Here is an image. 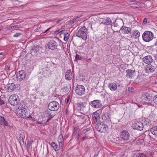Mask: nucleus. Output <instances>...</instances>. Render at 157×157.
<instances>
[{"mask_svg": "<svg viewBox=\"0 0 157 157\" xmlns=\"http://www.w3.org/2000/svg\"><path fill=\"white\" fill-rule=\"evenodd\" d=\"M87 29L85 26L80 28L77 32L76 36L81 37L83 39L86 40L87 38Z\"/></svg>", "mask_w": 157, "mask_h": 157, "instance_id": "nucleus-1", "label": "nucleus"}, {"mask_svg": "<svg viewBox=\"0 0 157 157\" xmlns=\"http://www.w3.org/2000/svg\"><path fill=\"white\" fill-rule=\"evenodd\" d=\"M8 100L10 104L14 106L17 105L20 101L19 97L16 94L11 95Z\"/></svg>", "mask_w": 157, "mask_h": 157, "instance_id": "nucleus-2", "label": "nucleus"}, {"mask_svg": "<svg viewBox=\"0 0 157 157\" xmlns=\"http://www.w3.org/2000/svg\"><path fill=\"white\" fill-rule=\"evenodd\" d=\"M153 35L154 34L152 32L147 31L143 34V39L146 42H149L153 39Z\"/></svg>", "mask_w": 157, "mask_h": 157, "instance_id": "nucleus-3", "label": "nucleus"}, {"mask_svg": "<svg viewBox=\"0 0 157 157\" xmlns=\"http://www.w3.org/2000/svg\"><path fill=\"white\" fill-rule=\"evenodd\" d=\"M59 107V105L58 102L53 101L50 102L48 105V108L51 111H56Z\"/></svg>", "mask_w": 157, "mask_h": 157, "instance_id": "nucleus-4", "label": "nucleus"}, {"mask_svg": "<svg viewBox=\"0 0 157 157\" xmlns=\"http://www.w3.org/2000/svg\"><path fill=\"white\" fill-rule=\"evenodd\" d=\"M17 111L18 113H19V115L22 118H26L28 113L26 109L23 105H21L20 106H19L17 109Z\"/></svg>", "mask_w": 157, "mask_h": 157, "instance_id": "nucleus-5", "label": "nucleus"}, {"mask_svg": "<svg viewBox=\"0 0 157 157\" xmlns=\"http://www.w3.org/2000/svg\"><path fill=\"white\" fill-rule=\"evenodd\" d=\"M110 115L108 112H103L102 116V119L104 123L110 124L111 123L110 117Z\"/></svg>", "mask_w": 157, "mask_h": 157, "instance_id": "nucleus-6", "label": "nucleus"}, {"mask_svg": "<svg viewBox=\"0 0 157 157\" xmlns=\"http://www.w3.org/2000/svg\"><path fill=\"white\" fill-rule=\"evenodd\" d=\"M85 89L84 87L82 85H78L75 87V93L80 96L82 95L85 94Z\"/></svg>", "mask_w": 157, "mask_h": 157, "instance_id": "nucleus-7", "label": "nucleus"}, {"mask_svg": "<svg viewBox=\"0 0 157 157\" xmlns=\"http://www.w3.org/2000/svg\"><path fill=\"white\" fill-rule=\"evenodd\" d=\"M26 77V74L23 70L18 71L16 74V78L17 80L20 82L24 80Z\"/></svg>", "mask_w": 157, "mask_h": 157, "instance_id": "nucleus-8", "label": "nucleus"}, {"mask_svg": "<svg viewBox=\"0 0 157 157\" xmlns=\"http://www.w3.org/2000/svg\"><path fill=\"white\" fill-rule=\"evenodd\" d=\"M48 48L52 50H54L57 48V43L53 40H50L47 44Z\"/></svg>", "mask_w": 157, "mask_h": 157, "instance_id": "nucleus-9", "label": "nucleus"}, {"mask_svg": "<svg viewBox=\"0 0 157 157\" xmlns=\"http://www.w3.org/2000/svg\"><path fill=\"white\" fill-rule=\"evenodd\" d=\"M89 105L94 108H98L101 107L102 104L100 100H95L90 102Z\"/></svg>", "mask_w": 157, "mask_h": 157, "instance_id": "nucleus-10", "label": "nucleus"}, {"mask_svg": "<svg viewBox=\"0 0 157 157\" xmlns=\"http://www.w3.org/2000/svg\"><path fill=\"white\" fill-rule=\"evenodd\" d=\"M133 128L140 131L142 130L144 128V125L141 121H136L132 125Z\"/></svg>", "mask_w": 157, "mask_h": 157, "instance_id": "nucleus-11", "label": "nucleus"}, {"mask_svg": "<svg viewBox=\"0 0 157 157\" xmlns=\"http://www.w3.org/2000/svg\"><path fill=\"white\" fill-rule=\"evenodd\" d=\"M104 124H98V126L96 127V129L101 132H104L106 131V128L108 127V125L107 124L104 123Z\"/></svg>", "mask_w": 157, "mask_h": 157, "instance_id": "nucleus-12", "label": "nucleus"}, {"mask_svg": "<svg viewBox=\"0 0 157 157\" xmlns=\"http://www.w3.org/2000/svg\"><path fill=\"white\" fill-rule=\"evenodd\" d=\"M130 136L129 133L126 130H123L121 132V137L124 141L128 140L129 139Z\"/></svg>", "mask_w": 157, "mask_h": 157, "instance_id": "nucleus-13", "label": "nucleus"}, {"mask_svg": "<svg viewBox=\"0 0 157 157\" xmlns=\"http://www.w3.org/2000/svg\"><path fill=\"white\" fill-rule=\"evenodd\" d=\"M113 24L111 19L109 17L104 18L102 19L101 24H103L105 25H111Z\"/></svg>", "mask_w": 157, "mask_h": 157, "instance_id": "nucleus-14", "label": "nucleus"}, {"mask_svg": "<svg viewBox=\"0 0 157 157\" xmlns=\"http://www.w3.org/2000/svg\"><path fill=\"white\" fill-rule=\"evenodd\" d=\"M143 60L145 63L149 64L152 62L153 59L151 56H147L143 58Z\"/></svg>", "mask_w": 157, "mask_h": 157, "instance_id": "nucleus-15", "label": "nucleus"}, {"mask_svg": "<svg viewBox=\"0 0 157 157\" xmlns=\"http://www.w3.org/2000/svg\"><path fill=\"white\" fill-rule=\"evenodd\" d=\"M155 68L150 64L146 65L145 67V70L146 73H151L153 72L155 70Z\"/></svg>", "mask_w": 157, "mask_h": 157, "instance_id": "nucleus-16", "label": "nucleus"}, {"mask_svg": "<svg viewBox=\"0 0 157 157\" xmlns=\"http://www.w3.org/2000/svg\"><path fill=\"white\" fill-rule=\"evenodd\" d=\"M141 98L143 100L147 101H149L151 99V97L150 96L149 94L147 92H144Z\"/></svg>", "mask_w": 157, "mask_h": 157, "instance_id": "nucleus-17", "label": "nucleus"}, {"mask_svg": "<svg viewBox=\"0 0 157 157\" xmlns=\"http://www.w3.org/2000/svg\"><path fill=\"white\" fill-rule=\"evenodd\" d=\"M131 30V29L130 28L124 26H122L119 30V31H121L122 32V33L124 34H128L129 33Z\"/></svg>", "mask_w": 157, "mask_h": 157, "instance_id": "nucleus-18", "label": "nucleus"}, {"mask_svg": "<svg viewBox=\"0 0 157 157\" xmlns=\"http://www.w3.org/2000/svg\"><path fill=\"white\" fill-rule=\"evenodd\" d=\"M122 23H123V21L121 19H119L116 20L113 23V24L114 27H117L119 29Z\"/></svg>", "mask_w": 157, "mask_h": 157, "instance_id": "nucleus-19", "label": "nucleus"}, {"mask_svg": "<svg viewBox=\"0 0 157 157\" xmlns=\"http://www.w3.org/2000/svg\"><path fill=\"white\" fill-rule=\"evenodd\" d=\"M126 72L127 74L126 75V76L127 77L132 78L135 75V71L128 69L126 71Z\"/></svg>", "mask_w": 157, "mask_h": 157, "instance_id": "nucleus-20", "label": "nucleus"}, {"mask_svg": "<svg viewBox=\"0 0 157 157\" xmlns=\"http://www.w3.org/2000/svg\"><path fill=\"white\" fill-rule=\"evenodd\" d=\"M140 35V33L137 30L133 31L131 33V37L132 38L137 39L138 38Z\"/></svg>", "mask_w": 157, "mask_h": 157, "instance_id": "nucleus-21", "label": "nucleus"}, {"mask_svg": "<svg viewBox=\"0 0 157 157\" xmlns=\"http://www.w3.org/2000/svg\"><path fill=\"white\" fill-rule=\"evenodd\" d=\"M108 86L111 90L113 91L116 90L117 89V85L115 82L109 83Z\"/></svg>", "mask_w": 157, "mask_h": 157, "instance_id": "nucleus-22", "label": "nucleus"}, {"mask_svg": "<svg viewBox=\"0 0 157 157\" xmlns=\"http://www.w3.org/2000/svg\"><path fill=\"white\" fill-rule=\"evenodd\" d=\"M65 78L68 80H71L73 77L72 73L71 70H68L66 73Z\"/></svg>", "mask_w": 157, "mask_h": 157, "instance_id": "nucleus-23", "label": "nucleus"}, {"mask_svg": "<svg viewBox=\"0 0 157 157\" xmlns=\"http://www.w3.org/2000/svg\"><path fill=\"white\" fill-rule=\"evenodd\" d=\"M16 87V86L14 83H9L7 84V88L9 91H13L15 89Z\"/></svg>", "mask_w": 157, "mask_h": 157, "instance_id": "nucleus-24", "label": "nucleus"}, {"mask_svg": "<svg viewBox=\"0 0 157 157\" xmlns=\"http://www.w3.org/2000/svg\"><path fill=\"white\" fill-rule=\"evenodd\" d=\"M77 105L78 107H79L81 109H83L85 107L86 104L84 102H82L78 100L77 103Z\"/></svg>", "mask_w": 157, "mask_h": 157, "instance_id": "nucleus-25", "label": "nucleus"}, {"mask_svg": "<svg viewBox=\"0 0 157 157\" xmlns=\"http://www.w3.org/2000/svg\"><path fill=\"white\" fill-rule=\"evenodd\" d=\"M58 140L59 143L61 145V147H62L64 144V139L63 135L62 134H60L59 136Z\"/></svg>", "mask_w": 157, "mask_h": 157, "instance_id": "nucleus-26", "label": "nucleus"}, {"mask_svg": "<svg viewBox=\"0 0 157 157\" xmlns=\"http://www.w3.org/2000/svg\"><path fill=\"white\" fill-rule=\"evenodd\" d=\"M26 139L27 140L26 147L28 150H29L31 147V144L33 141L32 140H30L28 137H27Z\"/></svg>", "mask_w": 157, "mask_h": 157, "instance_id": "nucleus-27", "label": "nucleus"}, {"mask_svg": "<svg viewBox=\"0 0 157 157\" xmlns=\"http://www.w3.org/2000/svg\"><path fill=\"white\" fill-rule=\"evenodd\" d=\"M0 123L2 125L7 126L8 123L3 117L0 116Z\"/></svg>", "mask_w": 157, "mask_h": 157, "instance_id": "nucleus-28", "label": "nucleus"}, {"mask_svg": "<svg viewBox=\"0 0 157 157\" xmlns=\"http://www.w3.org/2000/svg\"><path fill=\"white\" fill-rule=\"evenodd\" d=\"M45 115L47 118L51 117L52 118L54 116L51 114V112L49 110H47L45 111Z\"/></svg>", "mask_w": 157, "mask_h": 157, "instance_id": "nucleus-29", "label": "nucleus"}, {"mask_svg": "<svg viewBox=\"0 0 157 157\" xmlns=\"http://www.w3.org/2000/svg\"><path fill=\"white\" fill-rule=\"evenodd\" d=\"M151 132L154 135H157V127L155 126L152 128L150 129Z\"/></svg>", "mask_w": 157, "mask_h": 157, "instance_id": "nucleus-30", "label": "nucleus"}, {"mask_svg": "<svg viewBox=\"0 0 157 157\" xmlns=\"http://www.w3.org/2000/svg\"><path fill=\"white\" fill-rule=\"evenodd\" d=\"M144 3H141L140 2H138L136 3H133L132 4L133 5H135L136 6H135L133 7L134 8H141L143 6V4H144Z\"/></svg>", "mask_w": 157, "mask_h": 157, "instance_id": "nucleus-31", "label": "nucleus"}, {"mask_svg": "<svg viewBox=\"0 0 157 157\" xmlns=\"http://www.w3.org/2000/svg\"><path fill=\"white\" fill-rule=\"evenodd\" d=\"M38 50V48L37 47L34 46L31 48V53H36Z\"/></svg>", "mask_w": 157, "mask_h": 157, "instance_id": "nucleus-32", "label": "nucleus"}, {"mask_svg": "<svg viewBox=\"0 0 157 157\" xmlns=\"http://www.w3.org/2000/svg\"><path fill=\"white\" fill-rule=\"evenodd\" d=\"M61 145H60V144H59V146L56 144L55 145H54V146H52V147L55 150L58 151L60 149L61 147Z\"/></svg>", "mask_w": 157, "mask_h": 157, "instance_id": "nucleus-33", "label": "nucleus"}, {"mask_svg": "<svg viewBox=\"0 0 157 157\" xmlns=\"http://www.w3.org/2000/svg\"><path fill=\"white\" fill-rule=\"evenodd\" d=\"M136 157H146L145 154L144 153H138L136 154Z\"/></svg>", "mask_w": 157, "mask_h": 157, "instance_id": "nucleus-34", "label": "nucleus"}, {"mask_svg": "<svg viewBox=\"0 0 157 157\" xmlns=\"http://www.w3.org/2000/svg\"><path fill=\"white\" fill-rule=\"evenodd\" d=\"M82 59V57L80 55L76 54L75 56V59L77 60H81Z\"/></svg>", "mask_w": 157, "mask_h": 157, "instance_id": "nucleus-35", "label": "nucleus"}, {"mask_svg": "<svg viewBox=\"0 0 157 157\" xmlns=\"http://www.w3.org/2000/svg\"><path fill=\"white\" fill-rule=\"evenodd\" d=\"M20 27V25H17L14 26H11L10 27V28L9 29H14L15 28H19Z\"/></svg>", "mask_w": 157, "mask_h": 157, "instance_id": "nucleus-36", "label": "nucleus"}, {"mask_svg": "<svg viewBox=\"0 0 157 157\" xmlns=\"http://www.w3.org/2000/svg\"><path fill=\"white\" fill-rule=\"evenodd\" d=\"M68 34L67 33H64V40L66 41L68 40Z\"/></svg>", "mask_w": 157, "mask_h": 157, "instance_id": "nucleus-37", "label": "nucleus"}, {"mask_svg": "<svg viewBox=\"0 0 157 157\" xmlns=\"http://www.w3.org/2000/svg\"><path fill=\"white\" fill-rule=\"evenodd\" d=\"M149 123V120L148 119H145L144 121V125H148Z\"/></svg>", "mask_w": 157, "mask_h": 157, "instance_id": "nucleus-38", "label": "nucleus"}, {"mask_svg": "<svg viewBox=\"0 0 157 157\" xmlns=\"http://www.w3.org/2000/svg\"><path fill=\"white\" fill-rule=\"evenodd\" d=\"M90 130V128H88L83 129L82 130V132L83 133H85L86 132L89 131Z\"/></svg>", "mask_w": 157, "mask_h": 157, "instance_id": "nucleus-39", "label": "nucleus"}, {"mask_svg": "<svg viewBox=\"0 0 157 157\" xmlns=\"http://www.w3.org/2000/svg\"><path fill=\"white\" fill-rule=\"evenodd\" d=\"M154 102L157 105V95H155L153 98Z\"/></svg>", "mask_w": 157, "mask_h": 157, "instance_id": "nucleus-40", "label": "nucleus"}, {"mask_svg": "<svg viewBox=\"0 0 157 157\" xmlns=\"http://www.w3.org/2000/svg\"><path fill=\"white\" fill-rule=\"evenodd\" d=\"M19 139L20 141H23V135L21 133H20L19 136Z\"/></svg>", "mask_w": 157, "mask_h": 157, "instance_id": "nucleus-41", "label": "nucleus"}, {"mask_svg": "<svg viewBox=\"0 0 157 157\" xmlns=\"http://www.w3.org/2000/svg\"><path fill=\"white\" fill-rule=\"evenodd\" d=\"M76 18H74L72 20H70L69 21V23L71 25L73 24L74 22H75L76 21Z\"/></svg>", "mask_w": 157, "mask_h": 157, "instance_id": "nucleus-42", "label": "nucleus"}, {"mask_svg": "<svg viewBox=\"0 0 157 157\" xmlns=\"http://www.w3.org/2000/svg\"><path fill=\"white\" fill-rule=\"evenodd\" d=\"M134 90L133 88L131 86L129 87L128 88V90L129 92H132Z\"/></svg>", "mask_w": 157, "mask_h": 157, "instance_id": "nucleus-43", "label": "nucleus"}, {"mask_svg": "<svg viewBox=\"0 0 157 157\" xmlns=\"http://www.w3.org/2000/svg\"><path fill=\"white\" fill-rule=\"evenodd\" d=\"M94 119V121H96V122H98V119L99 118V117H97L94 116V117H93Z\"/></svg>", "mask_w": 157, "mask_h": 157, "instance_id": "nucleus-44", "label": "nucleus"}, {"mask_svg": "<svg viewBox=\"0 0 157 157\" xmlns=\"http://www.w3.org/2000/svg\"><path fill=\"white\" fill-rule=\"evenodd\" d=\"M21 34L20 33H16L13 35V37H18Z\"/></svg>", "mask_w": 157, "mask_h": 157, "instance_id": "nucleus-45", "label": "nucleus"}, {"mask_svg": "<svg viewBox=\"0 0 157 157\" xmlns=\"http://www.w3.org/2000/svg\"><path fill=\"white\" fill-rule=\"evenodd\" d=\"M94 116L97 117H99V114L97 113H95L93 115V117H94Z\"/></svg>", "mask_w": 157, "mask_h": 157, "instance_id": "nucleus-46", "label": "nucleus"}, {"mask_svg": "<svg viewBox=\"0 0 157 157\" xmlns=\"http://www.w3.org/2000/svg\"><path fill=\"white\" fill-rule=\"evenodd\" d=\"M147 22V19L146 18H145L144 19V21L143 22V24H146Z\"/></svg>", "mask_w": 157, "mask_h": 157, "instance_id": "nucleus-47", "label": "nucleus"}, {"mask_svg": "<svg viewBox=\"0 0 157 157\" xmlns=\"http://www.w3.org/2000/svg\"><path fill=\"white\" fill-rule=\"evenodd\" d=\"M48 119L46 122V123H47V122H48L52 118V117H48Z\"/></svg>", "mask_w": 157, "mask_h": 157, "instance_id": "nucleus-48", "label": "nucleus"}, {"mask_svg": "<svg viewBox=\"0 0 157 157\" xmlns=\"http://www.w3.org/2000/svg\"><path fill=\"white\" fill-rule=\"evenodd\" d=\"M56 144H55V143L54 142H52L51 143V146L52 147V146H54V145H55Z\"/></svg>", "mask_w": 157, "mask_h": 157, "instance_id": "nucleus-49", "label": "nucleus"}, {"mask_svg": "<svg viewBox=\"0 0 157 157\" xmlns=\"http://www.w3.org/2000/svg\"><path fill=\"white\" fill-rule=\"evenodd\" d=\"M98 153H96L95 154V155H94L93 156V157H97V156H98Z\"/></svg>", "mask_w": 157, "mask_h": 157, "instance_id": "nucleus-50", "label": "nucleus"}, {"mask_svg": "<svg viewBox=\"0 0 157 157\" xmlns=\"http://www.w3.org/2000/svg\"><path fill=\"white\" fill-rule=\"evenodd\" d=\"M4 103V102L3 101L0 100V105H2Z\"/></svg>", "mask_w": 157, "mask_h": 157, "instance_id": "nucleus-51", "label": "nucleus"}, {"mask_svg": "<svg viewBox=\"0 0 157 157\" xmlns=\"http://www.w3.org/2000/svg\"><path fill=\"white\" fill-rule=\"evenodd\" d=\"M62 19H59V20H57L56 21V22L58 24V23H59V22H60V21H62Z\"/></svg>", "mask_w": 157, "mask_h": 157, "instance_id": "nucleus-52", "label": "nucleus"}, {"mask_svg": "<svg viewBox=\"0 0 157 157\" xmlns=\"http://www.w3.org/2000/svg\"><path fill=\"white\" fill-rule=\"evenodd\" d=\"M50 29V28H48V29H47L44 32V33H47V32Z\"/></svg>", "mask_w": 157, "mask_h": 157, "instance_id": "nucleus-53", "label": "nucleus"}, {"mask_svg": "<svg viewBox=\"0 0 157 157\" xmlns=\"http://www.w3.org/2000/svg\"><path fill=\"white\" fill-rule=\"evenodd\" d=\"M60 34H63L64 33V30H61L60 31Z\"/></svg>", "mask_w": 157, "mask_h": 157, "instance_id": "nucleus-54", "label": "nucleus"}, {"mask_svg": "<svg viewBox=\"0 0 157 157\" xmlns=\"http://www.w3.org/2000/svg\"><path fill=\"white\" fill-rule=\"evenodd\" d=\"M113 31L114 32H116L118 31V30H116V29H113Z\"/></svg>", "mask_w": 157, "mask_h": 157, "instance_id": "nucleus-55", "label": "nucleus"}, {"mask_svg": "<svg viewBox=\"0 0 157 157\" xmlns=\"http://www.w3.org/2000/svg\"><path fill=\"white\" fill-rule=\"evenodd\" d=\"M26 118H29V119L31 118V119H32V117L30 116H29V117H27V116H26Z\"/></svg>", "mask_w": 157, "mask_h": 157, "instance_id": "nucleus-56", "label": "nucleus"}, {"mask_svg": "<svg viewBox=\"0 0 157 157\" xmlns=\"http://www.w3.org/2000/svg\"><path fill=\"white\" fill-rule=\"evenodd\" d=\"M69 101V98L68 97L67 99V103H68Z\"/></svg>", "mask_w": 157, "mask_h": 157, "instance_id": "nucleus-57", "label": "nucleus"}, {"mask_svg": "<svg viewBox=\"0 0 157 157\" xmlns=\"http://www.w3.org/2000/svg\"><path fill=\"white\" fill-rule=\"evenodd\" d=\"M61 30V29H59V30H58L57 32H56V33H60V31Z\"/></svg>", "mask_w": 157, "mask_h": 157, "instance_id": "nucleus-58", "label": "nucleus"}, {"mask_svg": "<svg viewBox=\"0 0 157 157\" xmlns=\"http://www.w3.org/2000/svg\"><path fill=\"white\" fill-rule=\"evenodd\" d=\"M39 29H40V28H37L35 29V31H37L39 30Z\"/></svg>", "mask_w": 157, "mask_h": 157, "instance_id": "nucleus-59", "label": "nucleus"}, {"mask_svg": "<svg viewBox=\"0 0 157 157\" xmlns=\"http://www.w3.org/2000/svg\"><path fill=\"white\" fill-rule=\"evenodd\" d=\"M86 136H84V137H83L82 138V139L83 140H85V138H86Z\"/></svg>", "mask_w": 157, "mask_h": 157, "instance_id": "nucleus-60", "label": "nucleus"}, {"mask_svg": "<svg viewBox=\"0 0 157 157\" xmlns=\"http://www.w3.org/2000/svg\"><path fill=\"white\" fill-rule=\"evenodd\" d=\"M77 130V127L75 128L74 129V131L75 132Z\"/></svg>", "mask_w": 157, "mask_h": 157, "instance_id": "nucleus-61", "label": "nucleus"}, {"mask_svg": "<svg viewBox=\"0 0 157 157\" xmlns=\"http://www.w3.org/2000/svg\"><path fill=\"white\" fill-rule=\"evenodd\" d=\"M80 17V16L79 17L78 16H77L76 17H75V18H76V20L77 18H78L79 17Z\"/></svg>", "mask_w": 157, "mask_h": 157, "instance_id": "nucleus-62", "label": "nucleus"}, {"mask_svg": "<svg viewBox=\"0 0 157 157\" xmlns=\"http://www.w3.org/2000/svg\"><path fill=\"white\" fill-rule=\"evenodd\" d=\"M155 59H156V61H157V56L156 57Z\"/></svg>", "mask_w": 157, "mask_h": 157, "instance_id": "nucleus-63", "label": "nucleus"}, {"mask_svg": "<svg viewBox=\"0 0 157 157\" xmlns=\"http://www.w3.org/2000/svg\"><path fill=\"white\" fill-rule=\"evenodd\" d=\"M2 53H3L2 52H1L0 53V55H2Z\"/></svg>", "mask_w": 157, "mask_h": 157, "instance_id": "nucleus-64", "label": "nucleus"}]
</instances>
